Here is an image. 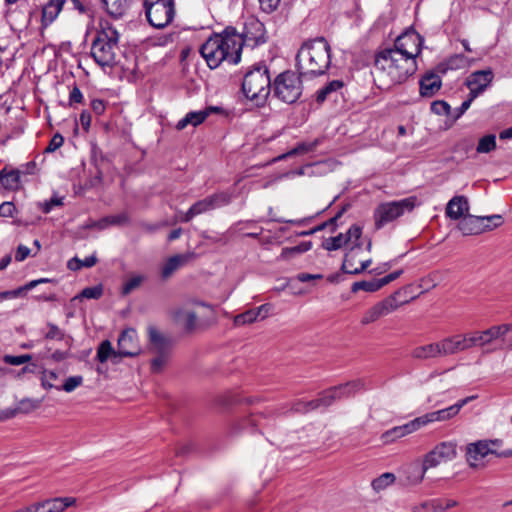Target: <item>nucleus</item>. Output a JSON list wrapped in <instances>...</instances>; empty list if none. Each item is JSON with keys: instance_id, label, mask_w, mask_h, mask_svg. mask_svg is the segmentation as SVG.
Here are the masks:
<instances>
[{"instance_id": "35", "label": "nucleus", "mask_w": 512, "mask_h": 512, "mask_svg": "<svg viewBox=\"0 0 512 512\" xmlns=\"http://www.w3.org/2000/svg\"><path fill=\"white\" fill-rule=\"evenodd\" d=\"M0 182L4 188L16 190L20 186V171L3 169L0 171Z\"/></svg>"}, {"instance_id": "21", "label": "nucleus", "mask_w": 512, "mask_h": 512, "mask_svg": "<svg viewBox=\"0 0 512 512\" xmlns=\"http://www.w3.org/2000/svg\"><path fill=\"white\" fill-rule=\"evenodd\" d=\"M76 498L73 497H57L36 502L37 512H63L66 508L73 506Z\"/></svg>"}, {"instance_id": "38", "label": "nucleus", "mask_w": 512, "mask_h": 512, "mask_svg": "<svg viewBox=\"0 0 512 512\" xmlns=\"http://www.w3.org/2000/svg\"><path fill=\"white\" fill-rule=\"evenodd\" d=\"M48 282H51V280L48 278H40L37 280H32V281L28 282L27 284H25L24 286L19 287L15 290L1 292L2 300L8 299V298L19 297L22 292L31 290L39 284L48 283Z\"/></svg>"}, {"instance_id": "10", "label": "nucleus", "mask_w": 512, "mask_h": 512, "mask_svg": "<svg viewBox=\"0 0 512 512\" xmlns=\"http://www.w3.org/2000/svg\"><path fill=\"white\" fill-rule=\"evenodd\" d=\"M231 201V196L227 193H219L211 195L205 199L197 201L187 212H185L181 222H189L193 217L214 208L227 205Z\"/></svg>"}, {"instance_id": "60", "label": "nucleus", "mask_w": 512, "mask_h": 512, "mask_svg": "<svg viewBox=\"0 0 512 512\" xmlns=\"http://www.w3.org/2000/svg\"><path fill=\"white\" fill-rule=\"evenodd\" d=\"M64 138L61 134H55L50 140L49 145L45 149V152H54L63 145Z\"/></svg>"}, {"instance_id": "44", "label": "nucleus", "mask_w": 512, "mask_h": 512, "mask_svg": "<svg viewBox=\"0 0 512 512\" xmlns=\"http://www.w3.org/2000/svg\"><path fill=\"white\" fill-rule=\"evenodd\" d=\"M381 283L379 282V279H373L370 281H358L354 282L352 284L351 290L352 292H358L360 290L366 291V292H375L381 289Z\"/></svg>"}, {"instance_id": "15", "label": "nucleus", "mask_w": 512, "mask_h": 512, "mask_svg": "<svg viewBox=\"0 0 512 512\" xmlns=\"http://www.w3.org/2000/svg\"><path fill=\"white\" fill-rule=\"evenodd\" d=\"M422 44V36L414 30H409L396 38L393 48L416 60L421 53Z\"/></svg>"}, {"instance_id": "59", "label": "nucleus", "mask_w": 512, "mask_h": 512, "mask_svg": "<svg viewBox=\"0 0 512 512\" xmlns=\"http://www.w3.org/2000/svg\"><path fill=\"white\" fill-rule=\"evenodd\" d=\"M272 310H273V305L270 303H265L263 305H260L257 308H254V312H255V314H257L258 320L266 319Z\"/></svg>"}, {"instance_id": "61", "label": "nucleus", "mask_w": 512, "mask_h": 512, "mask_svg": "<svg viewBox=\"0 0 512 512\" xmlns=\"http://www.w3.org/2000/svg\"><path fill=\"white\" fill-rule=\"evenodd\" d=\"M475 98H472V96L469 94V98L467 100H465L460 107H458L454 114H453V118L456 120L458 118H460L468 109L469 107L471 106V103L473 102Z\"/></svg>"}, {"instance_id": "1", "label": "nucleus", "mask_w": 512, "mask_h": 512, "mask_svg": "<svg viewBox=\"0 0 512 512\" xmlns=\"http://www.w3.org/2000/svg\"><path fill=\"white\" fill-rule=\"evenodd\" d=\"M416 70L414 58L394 48H387L376 54L372 74L380 89H389L407 80Z\"/></svg>"}, {"instance_id": "16", "label": "nucleus", "mask_w": 512, "mask_h": 512, "mask_svg": "<svg viewBox=\"0 0 512 512\" xmlns=\"http://www.w3.org/2000/svg\"><path fill=\"white\" fill-rule=\"evenodd\" d=\"M399 294V292L394 293L393 295L385 298L383 301L378 302L373 307L368 309L362 319L361 323L363 325L370 324L372 322H375L380 317H383L385 315L390 314L391 312L395 311L399 306L400 303H398L396 296Z\"/></svg>"}, {"instance_id": "27", "label": "nucleus", "mask_w": 512, "mask_h": 512, "mask_svg": "<svg viewBox=\"0 0 512 512\" xmlns=\"http://www.w3.org/2000/svg\"><path fill=\"white\" fill-rule=\"evenodd\" d=\"M442 81L439 75L430 72L420 80V94L423 97H432L441 88Z\"/></svg>"}, {"instance_id": "52", "label": "nucleus", "mask_w": 512, "mask_h": 512, "mask_svg": "<svg viewBox=\"0 0 512 512\" xmlns=\"http://www.w3.org/2000/svg\"><path fill=\"white\" fill-rule=\"evenodd\" d=\"M58 379V374L55 371L52 370H44L41 375V386L44 389H52L56 388L60 390V387L56 386L54 384V381Z\"/></svg>"}, {"instance_id": "3", "label": "nucleus", "mask_w": 512, "mask_h": 512, "mask_svg": "<svg viewBox=\"0 0 512 512\" xmlns=\"http://www.w3.org/2000/svg\"><path fill=\"white\" fill-rule=\"evenodd\" d=\"M200 54L211 69L217 68L224 61L229 64L239 63V53L235 50V41H232L228 27L203 43Z\"/></svg>"}, {"instance_id": "57", "label": "nucleus", "mask_w": 512, "mask_h": 512, "mask_svg": "<svg viewBox=\"0 0 512 512\" xmlns=\"http://www.w3.org/2000/svg\"><path fill=\"white\" fill-rule=\"evenodd\" d=\"M431 111L437 115H450L451 107L447 102L437 100L431 104Z\"/></svg>"}, {"instance_id": "18", "label": "nucleus", "mask_w": 512, "mask_h": 512, "mask_svg": "<svg viewBox=\"0 0 512 512\" xmlns=\"http://www.w3.org/2000/svg\"><path fill=\"white\" fill-rule=\"evenodd\" d=\"M493 73L491 70H479L472 73L467 81V87L470 90L472 98H476L480 95L492 82Z\"/></svg>"}, {"instance_id": "11", "label": "nucleus", "mask_w": 512, "mask_h": 512, "mask_svg": "<svg viewBox=\"0 0 512 512\" xmlns=\"http://www.w3.org/2000/svg\"><path fill=\"white\" fill-rule=\"evenodd\" d=\"M361 235V227L358 225H352L346 233H340L335 237L325 239L322 246L327 251L338 250L347 244H351V247L361 248Z\"/></svg>"}, {"instance_id": "58", "label": "nucleus", "mask_w": 512, "mask_h": 512, "mask_svg": "<svg viewBox=\"0 0 512 512\" xmlns=\"http://www.w3.org/2000/svg\"><path fill=\"white\" fill-rule=\"evenodd\" d=\"M47 327L48 331L45 334L46 339L62 340L64 338V332L55 324L49 323Z\"/></svg>"}, {"instance_id": "13", "label": "nucleus", "mask_w": 512, "mask_h": 512, "mask_svg": "<svg viewBox=\"0 0 512 512\" xmlns=\"http://www.w3.org/2000/svg\"><path fill=\"white\" fill-rule=\"evenodd\" d=\"M456 444L452 441H444L436 445L423 458L426 467L435 468L441 463L453 460L456 457Z\"/></svg>"}, {"instance_id": "51", "label": "nucleus", "mask_w": 512, "mask_h": 512, "mask_svg": "<svg viewBox=\"0 0 512 512\" xmlns=\"http://www.w3.org/2000/svg\"><path fill=\"white\" fill-rule=\"evenodd\" d=\"M319 407L320 403L317 399L311 401L298 400L293 404L292 410L299 413H306Z\"/></svg>"}, {"instance_id": "5", "label": "nucleus", "mask_w": 512, "mask_h": 512, "mask_svg": "<svg viewBox=\"0 0 512 512\" xmlns=\"http://www.w3.org/2000/svg\"><path fill=\"white\" fill-rule=\"evenodd\" d=\"M244 95L256 103L264 104L271 91L269 70L265 64H257L249 70L242 82Z\"/></svg>"}, {"instance_id": "37", "label": "nucleus", "mask_w": 512, "mask_h": 512, "mask_svg": "<svg viewBox=\"0 0 512 512\" xmlns=\"http://www.w3.org/2000/svg\"><path fill=\"white\" fill-rule=\"evenodd\" d=\"M336 387L337 390L339 391L340 398L344 399L354 395L357 391L364 389L365 383L363 380L356 379Z\"/></svg>"}, {"instance_id": "41", "label": "nucleus", "mask_w": 512, "mask_h": 512, "mask_svg": "<svg viewBox=\"0 0 512 512\" xmlns=\"http://www.w3.org/2000/svg\"><path fill=\"white\" fill-rule=\"evenodd\" d=\"M343 87V82L340 80H333L330 83H328L326 86H324L322 89H320L317 93V102L322 103L324 102L329 96H331L333 93H336Z\"/></svg>"}, {"instance_id": "17", "label": "nucleus", "mask_w": 512, "mask_h": 512, "mask_svg": "<svg viewBox=\"0 0 512 512\" xmlns=\"http://www.w3.org/2000/svg\"><path fill=\"white\" fill-rule=\"evenodd\" d=\"M117 347V354H120L122 358L139 355L141 348L138 344L136 331L132 328L122 331L118 338Z\"/></svg>"}, {"instance_id": "30", "label": "nucleus", "mask_w": 512, "mask_h": 512, "mask_svg": "<svg viewBox=\"0 0 512 512\" xmlns=\"http://www.w3.org/2000/svg\"><path fill=\"white\" fill-rule=\"evenodd\" d=\"M455 410L452 409L451 406L438 410L426 413L422 416H419V420L421 422L422 427L426 426L433 422H443L452 419L455 417Z\"/></svg>"}, {"instance_id": "4", "label": "nucleus", "mask_w": 512, "mask_h": 512, "mask_svg": "<svg viewBox=\"0 0 512 512\" xmlns=\"http://www.w3.org/2000/svg\"><path fill=\"white\" fill-rule=\"evenodd\" d=\"M119 33L108 22L101 24L91 45V56L101 67H110L116 63Z\"/></svg>"}, {"instance_id": "36", "label": "nucleus", "mask_w": 512, "mask_h": 512, "mask_svg": "<svg viewBox=\"0 0 512 512\" xmlns=\"http://www.w3.org/2000/svg\"><path fill=\"white\" fill-rule=\"evenodd\" d=\"M107 12L113 17H121L129 7V0H102Z\"/></svg>"}, {"instance_id": "49", "label": "nucleus", "mask_w": 512, "mask_h": 512, "mask_svg": "<svg viewBox=\"0 0 512 512\" xmlns=\"http://www.w3.org/2000/svg\"><path fill=\"white\" fill-rule=\"evenodd\" d=\"M496 148V137L493 134L486 135L479 140L477 145L478 153H489Z\"/></svg>"}, {"instance_id": "53", "label": "nucleus", "mask_w": 512, "mask_h": 512, "mask_svg": "<svg viewBox=\"0 0 512 512\" xmlns=\"http://www.w3.org/2000/svg\"><path fill=\"white\" fill-rule=\"evenodd\" d=\"M257 314H255L254 309L247 310L241 314H238L234 317V324L236 326L252 324L257 321Z\"/></svg>"}, {"instance_id": "2", "label": "nucleus", "mask_w": 512, "mask_h": 512, "mask_svg": "<svg viewBox=\"0 0 512 512\" xmlns=\"http://www.w3.org/2000/svg\"><path fill=\"white\" fill-rule=\"evenodd\" d=\"M330 64L331 48L323 37L305 42L296 55L297 71L303 77L324 75Z\"/></svg>"}, {"instance_id": "42", "label": "nucleus", "mask_w": 512, "mask_h": 512, "mask_svg": "<svg viewBox=\"0 0 512 512\" xmlns=\"http://www.w3.org/2000/svg\"><path fill=\"white\" fill-rule=\"evenodd\" d=\"M396 480V477L393 473L386 472L380 475L379 477L375 478L371 486L376 492H380L390 485H392Z\"/></svg>"}, {"instance_id": "43", "label": "nucleus", "mask_w": 512, "mask_h": 512, "mask_svg": "<svg viewBox=\"0 0 512 512\" xmlns=\"http://www.w3.org/2000/svg\"><path fill=\"white\" fill-rule=\"evenodd\" d=\"M96 263H97V258L95 255L86 257L84 260H81L78 257H73L68 261L67 267L69 270L77 271L83 267H86V268L93 267Z\"/></svg>"}, {"instance_id": "24", "label": "nucleus", "mask_w": 512, "mask_h": 512, "mask_svg": "<svg viewBox=\"0 0 512 512\" xmlns=\"http://www.w3.org/2000/svg\"><path fill=\"white\" fill-rule=\"evenodd\" d=\"M421 427H422L421 422L419 420V417H417L404 425L396 426V427L386 431L385 433H383V435H382L383 442L389 443V442L395 441L398 438L404 437L408 434H411V433L417 431Z\"/></svg>"}, {"instance_id": "32", "label": "nucleus", "mask_w": 512, "mask_h": 512, "mask_svg": "<svg viewBox=\"0 0 512 512\" xmlns=\"http://www.w3.org/2000/svg\"><path fill=\"white\" fill-rule=\"evenodd\" d=\"M411 356L413 358L419 359V360H427V359L441 357L439 344H438V342H435V343H430L427 345L415 347L411 351Z\"/></svg>"}, {"instance_id": "33", "label": "nucleus", "mask_w": 512, "mask_h": 512, "mask_svg": "<svg viewBox=\"0 0 512 512\" xmlns=\"http://www.w3.org/2000/svg\"><path fill=\"white\" fill-rule=\"evenodd\" d=\"M321 143L320 139H315L310 142H301L296 145L293 149L288 151L287 153H284L277 158L274 159V161L284 160L288 157L296 156V155H302L306 154L308 152L314 151L317 146Z\"/></svg>"}, {"instance_id": "55", "label": "nucleus", "mask_w": 512, "mask_h": 512, "mask_svg": "<svg viewBox=\"0 0 512 512\" xmlns=\"http://www.w3.org/2000/svg\"><path fill=\"white\" fill-rule=\"evenodd\" d=\"M32 360L31 354H23V355H4L3 362L8 365L18 366L24 363H27Z\"/></svg>"}, {"instance_id": "6", "label": "nucleus", "mask_w": 512, "mask_h": 512, "mask_svg": "<svg viewBox=\"0 0 512 512\" xmlns=\"http://www.w3.org/2000/svg\"><path fill=\"white\" fill-rule=\"evenodd\" d=\"M473 348L494 346L497 349H512V325L498 324L481 331H470Z\"/></svg>"}, {"instance_id": "62", "label": "nucleus", "mask_w": 512, "mask_h": 512, "mask_svg": "<svg viewBox=\"0 0 512 512\" xmlns=\"http://www.w3.org/2000/svg\"><path fill=\"white\" fill-rule=\"evenodd\" d=\"M261 8L265 12H273L277 9L280 0H259Z\"/></svg>"}, {"instance_id": "8", "label": "nucleus", "mask_w": 512, "mask_h": 512, "mask_svg": "<svg viewBox=\"0 0 512 512\" xmlns=\"http://www.w3.org/2000/svg\"><path fill=\"white\" fill-rule=\"evenodd\" d=\"M417 203L415 196L407 197L399 201H392L380 204L374 212L375 226L382 228L385 224L399 218L405 212L412 211Z\"/></svg>"}, {"instance_id": "64", "label": "nucleus", "mask_w": 512, "mask_h": 512, "mask_svg": "<svg viewBox=\"0 0 512 512\" xmlns=\"http://www.w3.org/2000/svg\"><path fill=\"white\" fill-rule=\"evenodd\" d=\"M185 327L188 330L194 329L197 321V316L193 311H187L184 314Z\"/></svg>"}, {"instance_id": "47", "label": "nucleus", "mask_w": 512, "mask_h": 512, "mask_svg": "<svg viewBox=\"0 0 512 512\" xmlns=\"http://www.w3.org/2000/svg\"><path fill=\"white\" fill-rule=\"evenodd\" d=\"M311 247H312L311 242H303L294 247H286L282 250L280 258L287 260L295 254L304 253V252L310 250Z\"/></svg>"}, {"instance_id": "63", "label": "nucleus", "mask_w": 512, "mask_h": 512, "mask_svg": "<svg viewBox=\"0 0 512 512\" xmlns=\"http://www.w3.org/2000/svg\"><path fill=\"white\" fill-rule=\"evenodd\" d=\"M15 211V206L12 202H3L0 205V216L12 217Z\"/></svg>"}, {"instance_id": "46", "label": "nucleus", "mask_w": 512, "mask_h": 512, "mask_svg": "<svg viewBox=\"0 0 512 512\" xmlns=\"http://www.w3.org/2000/svg\"><path fill=\"white\" fill-rule=\"evenodd\" d=\"M41 402L42 401L38 400V399H31V398L22 399L19 401L17 408L15 409V411L13 413L14 414L16 412L23 413V414L30 413L31 411L39 408L41 405Z\"/></svg>"}, {"instance_id": "45", "label": "nucleus", "mask_w": 512, "mask_h": 512, "mask_svg": "<svg viewBox=\"0 0 512 512\" xmlns=\"http://www.w3.org/2000/svg\"><path fill=\"white\" fill-rule=\"evenodd\" d=\"M481 217L484 219V221L481 222L483 233L498 228L504 223L503 217L500 214Z\"/></svg>"}, {"instance_id": "40", "label": "nucleus", "mask_w": 512, "mask_h": 512, "mask_svg": "<svg viewBox=\"0 0 512 512\" xmlns=\"http://www.w3.org/2000/svg\"><path fill=\"white\" fill-rule=\"evenodd\" d=\"M153 354L155 357L151 359L150 370L152 373L158 374L163 371L164 367L168 363L170 351L156 352Z\"/></svg>"}, {"instance_id": "25", "label": "nucleus", "mask_w": 512, "mask_h": 512, "mask_svg": "<svg viewBox=\"0 0 512 512\" xmlns=\"http://www.w3.org/2000/svg\"><path fill=\"white\" fill-rule=\"evenodd\" d=\"M66 0H41L36 3L42 10V23L51 24L61 12Z\"/></svg>"}, {"instance_id": "28", "label": "nucleus", "mask_w": 512, "mask_h": 512, "mask_svg": "<svg viewBox=\"0 0 512 512\" xmlns=\"http://www.w3.org/2000/svg\"><path fill=\"white\" fill-rule=\"evenodd\" d=\"M492 453L490 443L487 441H478L471 443L467 447V460L471 466H475V461L481 460L488 454Z\"/></svg>"}, {"instance_id": "54", "label": "nucleus", "mask_w": 512, "mask_h": 512, "mask_svg": "<svg viewBox=\"0 0 512 512\" xmlns=\"http://www.w3.org/2000/svg\"><path fill=\"white\" fill-rule=\"evenodd\" d=\"M103 294V288L101 285L93 286V287H86L84 288L81 293L75 297V299L78 298H86V299H99Z\"/></svg>"}, {"instance_id": "19", "label": "nucleus", "mask_w": 512, "mask_h": 512, "mask_svg": "<svg viewBox=\"0 0 512 512\" xmlns=\"http://www.w3.org/2000/svg\"><path fill=\"white\" fill-rule=\"evenodd\" d=\"M196 257L194 252L176 254L167 259L161 268V277L169 279L179 268L185 266Z\"/></svg>"}, {"instance_id": "14", "label": "nucleus", "mask_w": 512, "mask_h": 512, "mask_svg": "<svg viewBox=\"0 0 512 512\" xmlns=\"http://www.w3.org/2000/svg\"><path fill=\"white\" fill-rule=\"evenodd\" d=\"M438 344L441 357H446L473 349L470 332L443 338L438 342Z\"/></svg>"}, {"instance_id": "34", "label": "nucleus", "mask_w": 512, "mask_h": 512, "mask_svg": "<svg viewBox=\"0 0 512 512\" xmlns=\"http://www.w3.org/2000/svg\"><path fill=\"white\" fill-rule=\"evenodd\" d=\"M360 249L361 248H358V247H351L350 250L345 254V258H344V261H343V264L341 267V270L344 273L356 275V274L362 273L364 270H366L369 267V265L372 262L371 259L361 261L359 267H355L354 269H349L350 258L353 257V252L358 251Z\"/></svg>"}, {"instance_id": "29", "label": "nucleus", "mask_w": 512, "mask_h": 512, "mask_svg": "<svg viewBox=\"0 0 512 512\" xmlns=\"http://www.w3.org/2000/svg\"><path fill=\"white\" fill-rule=\"evenodd\" d=\"M481 216L466 215L459 222L458 228L463 235H478L483 233L481 228V222H483Z\"/></svg>"}, {"instance_id": "48", "label": "nucleus", "mask_w": 512, "mask_h": 512, "mask_svg": "<svg viewBox=\"0 0 512 512\" xmlns=\"http://www.w3.org/2000/svg\"><path fill=\"white\" fill-rule=\"evenodd\" d=\"M341 400L339 396V391L337 390V387L330 388L326 390L318 399L320 403V407H328L332 405L335 401Z\"/></svg>"}, {"instance_id": "9", "label": "nucleus", "mask_w": 512, "mask_h": 512, "mask_svg": "<svg viewBox=\"0 0 512 512\" xmlns=\"http://www.w3.org/2000/svg\"><path fill=\"white\" fill-rule=\"evenodd\" d=\"M146 18L157 29L165 28L175 17L174 0H144Z\"/></svg>"}, {"instance_id": "56", "label": "nucleus", "mask_w": 512, "mask_h": 512, "mask_svg": "<svg viewBox=\"0 0 512 512\" xmlns=\"http://www.w3.org/2000/svg\"><path fill=\"white\" fill-rule=\"evenodd\" d=\"M82 383H83L82 376H80V375L71 376L65 380L64 384L62 385V387H60V389L64 390L67 393H70V392H73L79 386H81Z\"/></svg>"}, {"instance_id": "50", "label": "nucleus", "mask_w": 512, "mask_h": 512, "mask_svg": "<svg viewBox=\"0 0 512 512\" xmlns=\"http://www.w3.org/2000/svg\"><path fill=\"white\" fill-rule=\"evenodd\" d=\"M145 280V276L143 275H133L131 276L124 284H123V287H122V294L123 295H128L130 294L132 291H134L135 289L139 288L140 285L143 283V281Z\"/></svg>"}, {"instance_id": "39", "label": "nucleus", "mask_w": 512, "mask_h": 512, "mask_svg": "<svg viewBox=\"0 0 512 512\" xmlns=\"http://www.w3.org/2000/svg\"><path fill=\"white\" fill-rule=\"evenodd\" d=\"M129 222V216L126 213L106 216L98 220L99 230H104L109 226H121Z\"/></svg>"}, {"instance_id": "20", "label": "nucleus", "mask_w": 512, "mask_h": 512, "mask_svg": "<svg viewBox=\"0 0 512 512\" xmlns=\"http://www.w3.org/2000/svg\"><path fill=\"white\" fill-rule=\"evenodd\" d=\"M427 470H429V468L426 467L424 460H422V462L415 460L405 465L402 469L405 484L417 485L421 483Z\"/></svg>"}, {"instance_id": "12", "label": "nucleus", "mask_w": 512, "mask_h": 512, "mask_svg": "<svg viewBox=\"0 0 512 512\" xmlns=\"http://www.w3.org/2000/svg\"><path fill=\"white\" fill-rule=\"evenodd\" d=\"M232 41H235V50L239 53V60L241 59V51L243 46L254 48L266 42V38L263 31V25L256 23L255 32L247 30L243 35L236 33V30L232 27H228Z\"/></svg>"}, {"instance_id": "7", "label": "nucleus", "mask_w": 512, "mask_h": 512, "mask_svg": "<svg viewBox=\"0 0 512 512\" xmlns=\"http://www.w3.org/2000/svg\"><path fill=\"white\" fill-rule=\"evenodd\" d=\"M301 77L299 73L292 71L279 74L273 84L274 95L284 103H295L303 90Z\"/></svg>"}, {"instance_id": "22", "label": "nucleus", "mask_w": 512, "mask_h": 512, "mask_svg": "<svg viewBox=\"0 0 512 512\" xmlns=\"http://www.w3.org/2000/svg\"><path fill=\"white\" fill-rule=\"evenodd\" d=\"M219 111H220V108L216 107V106H209V107L205 108L204 110H200V111H191V112L187 113L184 118H182L181 120L178 121V123L176 124V128L178 130H183L188 125H192V126L196 127V126L202 124L211 113H215V112H219Z\"/></svg>"}, {"instance_id": "31", "label": "nucleus", "mask_w": 512, "mask_h": 512, "mask_svg": "<svg viewBox=\"0 0 512 512\" xmlns=\"http://www.w3.org/2000/svg\"><path fill=\"white\" fill-rule=\"evenodd\" d=\"M121 358V355L117 354V350L113 348L109 340H104L99 344L97 348L96 359L100 363H105L108 359H110L113 364H118Z\"/></svg>"}, {"instance_id": "23", "label": "nucleus", "mask_w": 512, "mask_h": 512, "mask_svg": "<svg viewBox=\"0 0 512 512\" xmlns=\"http://www.w3.org/2000/svg\"><path fill=\"white\" fill-rule=\"evenodd\" d=\"M147 332L149 340V353L170 351L171 341L166 338L155 326H148Z\"/></svg>"}, {"instance_id": "26", "label": "nucleus", "mask_w": 512, "mask_h": 512, "mask_svg": "<svg viewBox=\"0 0 512 512\" xmlns=\"http://www.w3.org/2000/svg\"><path fill=\"white\" fill-rule=\"evenodd\" d=\"M469 210L468 199L465 196H454L446 206V215L450 219L458 220L466 216Z\"/></svg>"}]
</instances>
